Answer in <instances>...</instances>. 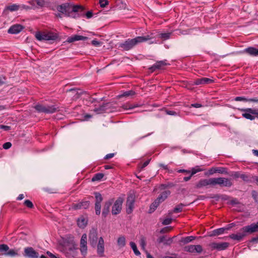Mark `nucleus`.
<instances>
[{"mask_svg":"<svg viewBox=\"0 0 258 258\" xmlns=\"http://www.w3.org/2000/svg\"><path fill=\"white\" fill-rule=\"evenodd\" d=\"M219 185L221 187H230L233 185L231 179L225 177L211 178L202 179L196 184V187L200 188L204 186L210 185L214 186Z\"/></svg>","mask_w":258,"mask_h":258,"instance_id":"1","label":"nucleus"},{"mask_svg":"<svg viewBox=\"0 0 258 258\" xmlns=\"http://www.w3.org/2000/svg\"><path fill=\"white\" fill-rule=\"evenodd\" d=\"M156 37L153 33H149L146 35L138 36L133 39H128L124 42L119 44V47L127 51L133 48L139 43H143L153 39Z\"/></svg>","mask_w":258,"mask_h":258,"instance_id":"2","label":"nucleus"},{"mask_svg":"<svg viewBox=\"0 0 258 258\" xmlns=\"http://www.w3.org/2000/svg\"><path fill=\"white\" fill-rule=\"evenodd\" d=\"M62 252L68 258L76 257L78 255L77 245L73 241L65 242Z\"/></svg>","mask_w":258,"mask_h":258,"instance_id":"3","label":"nucleus"},{"mask_svg":"<svg viewBox=\"0 0 258 258\" xmlns=\"http://www.w3.org/2000/svg\"><path fill=\"white\" fill-rule=\"evenodd\" d=\"M35 37L38 40L50 41L56 40L58 37V34L57 33L52 31L48 32H38L35 34Z\"/></svg>","mask_w":258,"mask_h":258,"instance_id":"4","label":"nucleus"},{"mask_svg":"<svg viewBox=\"0 0 258 258\" xmlns=\"http://www.w3.org/2000/svg\"><path fill=\"white\" fill-rule=\"evenodd\" d=\"M34 108L38 112H42L47 114H51L56 112L59 110L58 107L56 105H43L42 104H37Z\"/></svg>","mask_w":258,"mask_h":258,"instance_id":"5","label":"nucleus"},{"mask_svg":"<svg viewBox=\"0 0 258 258\" xmlns=\"http://www.w3.org/2000/svg\"><path fill=\"white\" fill-rule=\"evenodd\" d=\"M72 5L69 3H64L57 7V10L58 12L65 14L69 17H73L75 18V16H73L72 14Z\"/></svg>","mask_w":258,"mask_h":258,"instance_id":"6","label":"nucleus"},{"mask_svg":"<svg viewBox=\"0 0 258 258\" xmlns=\"http://www.w3.org/2000/svg\"><path fill=\"white\" fill-rule=\"evenodd\" d=\"M123 201V199L120 197L117 198L115 201L112 208L111 212L112 215L118 214L121 212Z\"/></svg>","mask_w":258,"mask_h":258,"instance_id":"7","label":"nucleus"},{"mask_svg":"<svg viewBox=\"0 0 258 258\" xmlns=\"http://www.w3.org/2000/svg\"><path fill=\"white\" fill-rule=\"evenodd\" d=\"M229 245V243L226 242L219 243L214 242L210 243L209 245L212 250L217 249L219 251L226 249Z\"/></svg>","mask_w":258,"mask_h":258,"instance_id":"8","label":"nucleus"},{"mask_svg":"<svg viewBox=\"0 0 258 258\" xmlns=\"http://www.w3.org/2000/svg\"><path fill=\"white\" fill-rule=\"evenodd\" d=\"M87 236L86 234H83L80 240V251L81 254L85 256L87 253Z\"/></svg>","mask_w":258,"mask_h":258,"instance_id":"9","label":"nucleus"},{"mask_svg":"<svg viewBox=\"0 0 258 258\" xmlns=\"http://www.w3.org/2000/svg\"><path fill=\"white\" fill-rule=\"evenodd\" d=\"M97 239V231L93 228L90 230L89 234V242L92 247H95L96 246Z\"/></svg>","mask_w":258,"mask_h":258,"instance_id":"10","label":"nucleus"},{"mask_svg":"<svg viewBox=\"0 0 258 258\" xmlns=\"http://www.w3.org/2000/svg\"><path fill=\"white\" fill-rule=\"evenodd\" d=\"M135 197L133 195H131L127 197L126 204V211L128 214H131L134 207Z\"/></svg>","mask_w":258,"mask_h":258,"instance_id":"11","label":"nucleus"},{"mask_svg":"<svg viewBox=\"0 0 258 258\" xmlns=\"http://www.w3.org/2000/svg\"><path fill=\"white\" fill-rule=\"evenodd\" d=\"M185 251L191 253H201L203 251V247L201 245H189L184 247Z\"/></svg>","mask_w":258,"mask_h":258,"instance_id":"12","label":"nucleus"},{"mask_svg":"<svg viewBox=\"0 0 258 258\" xmlns=\"http://www.w3.org/2000/svg\"><path fill=\"white\" fill-rule=\"evenodd\" d=\"M152 33H153L154 34V35L156 36V37L153 39L149 40V43L150 44L157 43V41L156 40V38H160L163 40H166L169 39L171 35V33H156L153 32H152Z\"/></svg>","mask_w":258,"mask_h":258,"instance_id":"13","label":"nucleus"},{"mask_svg":"<svg viewBox=\"0 0 258 258\" xmlns=\"http://www.w3.org/2000/svg\"><path fill=\"white\" fill-rule=\"evenodd\" d=\"M24 256L29 258H38L39 253L32 247H27L24 249Z\"/></svg>","mask_w":258,"mask_h":258,"instance_id":"14","label":"nucleus"},{"mask_svg":"<svg viewBox=\"0 0 258 258\" xmlns=\"http://www.w3.org/2000/svg\"><path fill=\"white\" fill-rule=\"evenodd\" d=\"M90 206V202L88 201H82L78 203L73 204L72 209L75 210L80 209H87Z\"/></svg>","mask_w":258,"mask_h":258,"instance_id":"15","label":"nucleus"},{"mask_svg":"<svg viewBox=\"0 0 258 258\" xmlns=\"http://www.w3.org/2000/svg\"><path fill=\"white\" fill-rule=\"evenodd\" d=\"M244 227H242L240 229V231H242V232H239L237 234H232L229 235V237L232 239L239 241L242 239V238L246 235V233H253L245 231L244 230H243Z\"/></svg>","mask_w":258,"mask_h":258,"instance_id":"16","label":"nucleus"},{"mask_svg":"<svg viewBox=\"0 0 258 258\" xmlns=\"http://www.w3.org/2000/svg\"><path fill=\"white\" fill-rule=\"evenodd\" d=\"M104 252V241L103 238L100 237L99 238L97 245V253L100 256H103Z\"/></svg>","mask_w":258,"mask_h":258,"instance_id":"17","label":"nucleus"},{"mask_svg":"<svg viewBox=\"0 0 258 258\" xmlns=\"http://www.w3.org/2000/svg\"><path fill=\"white\" fill-rule=\"evenodd\" d=\"M214 82V80L207 78H201L195 80L193 82V85H201L210 84Z\"/></svg>","mask_w":258,"mask_h":258,"instance_id":"18","label":"nucleus"},{"mask_svg":"<svg viewBox=\"0 0 258 258\" xmlns=\"http://www.w3.org/2000/svg\"><path fill=\"white\" fill-rule=\"evenodd\" d=\"M215 173L228 174L227 169L225 167H212L209 170L210 175H213Z\"/></svg>","mask_w":258,"mask_h":258,"instance_id":"19","label":"nucleus"},{"mask_svg":"<svg viewBox=\"0 0 258 258\" xmlns=\"http://www.w3.org/2000/svg\"><path fill=\"white\" fill-rule=\"evenodd\" d=\"M249 110H255V109L253 108H245V109H241V111L243 112L242 115L243 117L249 119L250 120H254L255 119V116L254 113H251V111H249Z\"/></svg>","mask_w":258,"mask_h":258,"instance_id":"20","label":"nucleus"},{"mask_svg":"<svg viewBox=\"0 0 258 258\" xmlns=\"http://www.w3.org/2000/svg\"><path fill=\"white\" fill-rule=\"evenodd\" d=\"M166 60H161L157 61L155 64H154L152 67L149 68V70L151 72H153L157 70H160L162 69V68L167 65Z\"/></svg>","mask_w":258,"mask_h":258,"instance_id":"21","label":"nucleus"},{"mask_svg":"<svg viewBox=\"0 0 258 258\" xmlns=\"http://www.w3.org/2000/svg\"><path fill=\"white\" fill-rule=\"evenodd\" d=\"M23 29V27L20 24H16L12 26L8 30L10 34H16L20 33Z\"/></svg>","mask_w":258,"mask_h":258,"instance_id":"22","label":"nucleus"},{"mask_svg":"<svg viewBox=\"0 0 258 258\" xmlns=\"http://www.w3.org/2000/svg\"><path fill=\"white\" fill-rule=\"evenodd\" d=\"M113 202V199H111L105 203L102 211V216L104 217H106V216L109 213L110 207L112 204Z\"/></svg>","mask_w":258,"mask_h":258,"instance_id":"23","label":"nucleus"},{"mask_svg":"<svg viewBox=\"0 0 258 258\" xmlns=\"http://www.w3.org/2000/svg\"><path fill=\"white\" fill-rule=\"evenodd\" d=\"M243 52L252 56H258V49L253 47H249L244 49Z\"/></svg>","mask_w":258,"mask_h":258,"instance_id":"24","label":"nucleus"},{"mask_svg":"<svg viewBox=\"0 0 258 258\" xmlns=\"http://www.w3.org/2000/svg\"><path fill=\"white\" fill-rule=\"evenodd\" d=\"M87 39V37H86L78 35H75L68 37L67 40V42L68 43H72L76 41L86 40Z\"/></svg>","mask_w":258,"mask_h":258,"instance_id":"25","label":"nucleus"},{"mask_svg":"<svg viewBox=\"0 0 258 258\" xmlns=\"http://www.w3.org/2000/svg\"><path fill=\"white\" fill-rule=\"evenodd\" d=\"M243 230L248 232H258V222L256 223H252L249 225L244 226Z\"/></svg>","mask_w":258,"mask_h":258,"instance_id":"26","label":"nucleus"},{"mask_svg":"<svg viewBox=\"0 0 258 258\" xmlns=\"http://www.w3.org/2000/svg\"><path fill=\"white\" fill-rule=\"evenodd\" d=\"M235 101H244V102H253L258 103V98H246L244 97H236L234 99Z\"/></svg>","mask_w":258,"mask_h":258,"instance_id":"27","label":"nucleus"},{"mask_svg":"<svg viewBox=\"0 0 258 258\" xmlns=\"http://www.w3.org/2000/svg\"><path fill=\"white\" fill-rule=\"evenodd\" d=\"M108 103H104L101 106H100L98 107H95L94 109V111L96 112L97 114H101L105 112L107 109V106L108 105Z\"/></svg>","mask_w":258,"mask_h":258,"instance_id":"28","label":"nucleus"},{"mask_svg":"<svg viewBox=\"0 0 258 258\" xmlns=\"http://www.w3.org/2000/svg\"><path fill=\"white\" fill-rule=\"evenodd\" d=\"M170 194L169 190H165L162 192L157 198V199L160 201V203L163 202L165 199H167L168 196Z\"/></svg>","mask_w":258,"mask_h":258,"instance_id":"29","label":"nucleus"},{"mask_svg":"<svg viewBox=\"0 0 258 258\" xmlns=\"http://www.w3.org/2000/svg\"><path fill=\"white\" fill-rule=\"evenodd\" d=\"M87 221L83 217H81L77 220V224L79 227L84 228L87 225Z\"/></svg>","mask_w":258,"mask_h":258,"instance_id":"30","label":"nucleus"},{"mask_svg":"<svg viewBox=\"0 0 258 258\" xmlns=\"http://www.w3.org/2000/svg\"><path fill=\"white\" fill-rule=\"evenodd\" d=\"M161 203L157 199H156L155 201L151 205L150 207V213L154 212L156 209L159 206Z\"/></svg>","mask_w":258,"mask_h":258,"instance_id":"31","label":"nucleus"},{"mask_svg":"<svg viewBox=\"0 0 258 258\" xmlns=\"http://www.w3.org/2000/svg\"><path fill=\"white\" fill-rule=\"evenodd\" d=\"M117 244L120 247H123L125 245V238L123 236H120L118 238Z\"/></svg>","mask_w":258,"mask_h":258,"instance_id":"32","label":"nucleus"},{"mask_svg":"<svg viewBox=\"0 0 258 258\" xmlns=\"http://www.w3.org/2000/svg\"><path fill=\"white\" fill-rule=\"evenodd\" d=\"M225 230H226L225 227H222V228H220L215 229L213 231L212 235L217 236V235L222 234L224 232V231Z\"/></svg>","mask_w":258,"mask_h":258,"instance_id":"33","label":"nucleus"},{"mask_svg":"<svg viewBox=\"0 0 258 258\" xmlns=\"http://www.w3.org/2000/svg\"><path fill=\"white\" fill-rule=\"evenodd\" d=\"M135 94V92L133 90H130L127 91L123 92L122 94L119 95L118 97L121 98L123 97H128L130 96H133Z\"/></svg>","mask_w":258,"mask_h":258,"instance_id":"34","label":"nucleus"},{"mask_svg":"<svg viewBox=\"0 0 258 258\" xmlns=\"http://www.w3.org/2000/svg\"><path fill=\"white\" fill-rule=\"evenodd\" d=\"M139 106V105L137 104H132L130 103H126L125 104H123L122 106V108L125 110H127V109H132L133 108L138 107Z\"/></svg>","mask_w":258,"mask_h":258,"instance_id":"35","label":"nucleus"},{"mask_svg":"<svg viewBox=\"0 0 258 258\" xmlns=\"http://www.w3.org/2000/svg\"><path fill=\"white\" fill-rule=\"evenodd\" d=\"M130 246L132 247V249L133 250L134 253L136 255H140L141 254V253L139 251V250L138 249L136 243L135 242L132 241L130 242Z\"/></svg>","mask_w":258,"mask_h":258,"instance_id":"36","label":"nucleus"},{"mask_svg":"<svg viewBox=\"0 0 258 258\" xmlns=\"http://www.w3.org/2000/svg\"><path fill=\"white\" fill-rule=\"evenodd\" d=\"M195 238H196V237H195V236H187V237L182 238V239L181 240V242L183 243L184 244H186V243H188L192 241V240L195 239Z\"/></svg>","mask_w":258,"mask_h":258,"instance_id":"37","label":"nucleus"},{"mask_svg":"<svg viewBox=\"0 0 258 258\" xmlns=\"http://www.w3.org/2000/svg\"><path fill=\"white\" fill-rule=\"evenodd\" d=\"M104 177V174L102 173H98L95 174L92 178V181H99Z\"/></svg>","mask_w":258,"mask_h":258,"instance_id":"38","label":"nucleus"},{"mask_svg":"<svg viewBox=\"0 0 258 258\" xmlns=\"http://www.w3.org/2000/svg\"><path fill=\"white\" fill-rule=\"evenodd\" d=\"M183 206V205L182 204H180V205H178L176 207H175L173 211L170 212L169 214H172L173 213H179L182 211V207Z\"/></svg>","mask_w":258,"mask_h":258,"instance_id":"39","label":"nucleus"},{"mask_svg":"<svg viewBox=\"0 0 258 258\" xmlns=\"http://www.w3.org/2000/svg\"><path fill=\"white\" fill-rule=\"evenodd\" d=\"M72 14L73 13L78 12L80 11H83V8L82 6L79 5H72Z\"/></svg>","mask_w":258,"mask_h":258,"instance_id":"40","label":"nucleus"},{"mask_svg":"<svg viewBox=\"0 0 258 258\" xmlns=\"http://www.w3.org/2000/svg\"><path fill=\"white\" fill-rule=\"evenodd\" d=\"M9 250V247L7 244H0V252L2 253V254H3V253H7Z\"/></svg>","mask_w":258,"mask_h":258,"instance_id":"41","label":"nucleus"},{"mask_svg":"<svg viewBox=\"0 0 258 258\" xmlns=\"http://www.w3.org/2000/svg\"><path fill=\"white\" fill-rule=\"evenodd\" d=\"M95 197V203L101 204L103 200L102 197L99 192H96L94 193Z\"/></svg>","mask_w":258,"mask_h":258,"instance_id":"42","label":"nucleus"},{"mask_svg":"<svg viewBox=\"0 0 258 258\" xmlns=\"http://www.w3.org/2000/svg\"><path fill=\"white\" fill-rule=\"evenodd\" d=\"M6 255H9L11 256H15L18 255V251L14 249H10L8 251L7 253H3Z\"/></svg>","mask_w":258,"mask_h":258,"instance_id":"43","label":"nucleus"},{"mask_svg":"<svg viewBox=\"0 0 258 258\" xmlns=\"http://www.w3.org/2000/svg\"><path fill=\"white\" fill-rule=\"evenodd\" d=\"M95 213L97 215H99L101 213V204L95 203Z\"/></svg>","mask_w":258,"mask_h":258,"instance_id":"44","label":"nucleus"},{"mask_svg":"<svg viewBox=\"0 0 258 258\" xmlns=\"http://www.w3.org/2000/svg\"><path fill=\"white\" fill-rule=\"evenodd\" d=\"M146 245V238L142 236L140 238V245L142 247L143 249H145V246Z\"/></svg>","mask_w":258,"mask_h":258,"instance_id":"45","label":"nucleus"},{"mask_svg":"<svg viewBox=\"0 0 258 258\" xmlns=\"http://www.w3.org/2000/svg\"><path fill=\"white\" fill-rule=\"evenodd\" d=\"M24 204L27 208H30V209H32L34 207V205H33L32 202L29 200H25L24 201Z\"/></svg>","mask_w":258,"mask_h":258,"instance_id":"46","label":"nucleus"},{"mask_svg":"<svg viewBox=\"0 0 258 258\" xmlns=\"http://www.w3.org/2000/svg\"><path fill=\"white\" fill-rule=\"evenodd\" d=\"M203 170L199 168V167L197 166L195 168H193L191 169V171H190V173H191V176H193L194 174L197 173V172L202 171Z\"/></svg>","mask_w":258,"mask_h":258,"instance_id":"47","label":"nucleus"},{"mask_svg":"<svg viewBox=\"0 0 258 258\" xmlns=\"http://www.w3.org/2000/svg\"><path fill=\"white\" fill-rule=\"evenodd\" d=\"M252 197L255 202L258 203V192L253 190L251 192Z\"/></svg>","mask_w":258,"mask_h":258,"instance_id":"48","label":"nucleus"},{"mask_svg":"<svg viewBox=\"0 0 258 258\" xmlns=\"http://www.w3.org/2000/svg\"><path fill=\"white\" fill-rule=\"evenodd\" d=\"M240 178L245 182L250 181L249 176L247 174H241Z\"/></svg>","mask_w":258,"mask_h":258,"instance_id":"49","label":"nucleus"},{"mask_svg":"<svg viewBox=\"0 0 258 258\" xmlns=\"http://www.w3.org/2000/svg\"><path fill=\"white\" fill-rule=\"evenodd\" d=\"M109 2L107 0H99V4L101 8H104L108 5Z\"/></svg>","mask_w":258,"mask_h":258,"instance_id":"50","label":"nucleus"},{"mask_svg":"<svg viewBox=\"0 0 258 258\" xmlns=\"http://www.w3.org/2000/svg\"><path fill=\"white\" fill-rule=\"evenodd\" d=\"M241 173L239 172H232L231 174H229L231 176L234 178H240Z\"/></svg>","mask_w":258,"mask_h":258,"instance_id":"51","label":"nucleus"},{"mask_svg":"<svg viewBox=\"0 0 258 258\" xmlns=\"http://www.w3.org/2000/svg\"><path fill=\"white\" fill-rule=\"evenodd\" d=\"M165 112L167 114L170 115H174L176 116L179 115V112L173 111V110H166Z\"/></svg>","mask_w":258,"mask_h":258,"instance_id":"52","label":"nucleus"},{"mask_svg":"<svg viewBox=\"0 0 258 258\" xmlns=\"http://www.w3.org/2000/svg\"><path fill=\"white\" fill-rule=\"evenodd\" d=\"M172 221V219L170 218H167L165 219L162 222V224L164 225H167L170 224Z\"/></svg>","mask_w":258,"mask_h":258,"instance_id":"53","label":"nucleus"},{"mask_svg":"<svg viewBox=\"0 0 258 258\" xmlns=\"http://www.w3.org/2000/svg\"><path fill=\"white\" fill-rule=\"evenodd\" d=\"M33 2L36 3L39 6H43L44 4V1L43 0H33Z\"/></svg>","mask_w":258,"mask_h":258,"instance_id":"54","label":"nucleus"},{"mask_svg":"<svg viewBox=\"0 0 258 258\" xmlns=\"http://www.w3.org/2000/svg\"><path fill=\"white\" fill-rule=\"evenodd\" d=\"M12 146V144L10 142H6L3 145V147L5 149H9Z\"/></svg>","mask_w":258,"mask_h":258,"instance_id":"55","label":"nucleus"},{"mask_svg":"<svg viewBox=\"0 0 258 258\" xmlns=\"http://www.w3.org/2000/svg\"><path fill=\"white\" fill-rule=\"evenodd\" d=\"M18 8H19L18 6H17L16 5H13L12 6H10L9 10H11V11H13L18 10Z\"/></svg>","mask_w":258,"mask_h":258,"instance_id":"56","label":"nucleus"},{"mask_svg":"<svg viewBox=\"0 0 258 258\" xmlns=\"http://www.w3.org/2000/svg\"><path fill=\"white\" fill-rule=\"evenodd\" d=\"M166 240L165 236H162L160 237H159L157 239V241L159 243H164L165 242Z\"/></svg>","mask_w":258,"mask_h":258,"instance_id":"57","label":"nucleus"},{"mask_svg":"<svg viewBox=\"0 0 258 258\" xmlns=\"http://www.w3.org/2000/svg\"><path fill=\"white\" fill-rule=\"evenodd\" d=\"M0 129H3L5 131H9L11 129V127L8 125H0Z\"/></svg>","mask_w":258,"mask_h":258,"instance_id":"58","label":"nucleus"},{"mask_svg":"<svg viewBox=\"0 0 258 258\" xmlns=\"http://www.w3.org/2000/svg\"><path fill=\"white\" fill-rule=\"evenodd\" d=\"M6 78L3 76H0V86L5 83Z\"/></svg>","mask_w":258,"mask_h":258,"instance_id":"59","label":"nucleus"},{"mask_svg":"<svg viewBox=\"0 0 258 258\" xmlns=\"http://www.w3.org/2000/svg\"><path fill=\"white\" fill-rule=\"evenodd\" d=\"M172 242V238H169L168 239L165 240L164 242V244L165 245H170Z\"/></svg>","mask_w":258,"mask_h":258,"instance_id":"60","label":"nucleus"},{"mask_svg":"<svg viewBox=\"0 0 258 258\" xmlns=\"http://www.w3.org/2000/svg\"><path fill=\"white\" fill-rule=\"evenodd\" d=\"M235 226V224L234 223H230V224L227 225V226L226 227H225V228H226V230H228Z\"/></svg>","mask_w":258,"mask_h":258,"instance_id":"61","label":"nucleus"},{"mask_svg":"<svg viewBox=\"0 0 258 258\" xmlns=\"http://www.w3.org/2000/svg\"><path fill=\"white\" fill-rule=\"evenodd\" d=\"M191 106L195 108H200L203 106V105L200 103H194L191 104Z\"/></svg>","mask_w":258,"mask_h":258,"instance_id":"62","label":"nucleus"},{"mask_svg":"<svg viewBox=\"0 0 258 258\" xmlns=\"http://www.w3.org/2000/svg\"><path fill=\"white\" fill-rule=\"evenodd\" d=\"M86 16L88 19L91 18L93 16V13L92 11H88L86 14Z\"/></svg>","mask_w":258,"mask_h":258,"instance_id":"63","label":"nucleus"},{"mask_svg":"<svg viewBox=\"0 0 258 258\" xmlns=\"http://www.w3.org/2000/svg\"><path fill=\"white\" fill-rule=\"evenodd\" d=\"M114 154L113 153H110V154H107L105 157H104V159H110L111 158H112L113 156H114Z\"/></svg>","mask_w":258,"mask_h":258,"instance_id":"64","label":"nucleus"}]
</instances>
